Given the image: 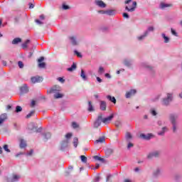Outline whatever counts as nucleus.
Instances as JSON below:
<instances>
[{"label": "nucleus", "mask_w": 182, "mask_h": 182, "mask_svg": "<svg viewBox=\"0 0 182 182\" xmlns=\"http://www.w3.org/2000/svg\"><path fill=\"white\" fill-rule=\"evenodd\" d=\"M97 82H99V83H102V80L100 79V77H97Z\"/></svg>", "instance_id": "774afa93"}, {"label": "nucleus", "mask_w": 182, "mask_h": 182, "mask_svg": "<svg viewBox=\"0 0 182 182\" xmlns=\"http://www.w3.org/2000/svg\"><path fill=\"white\" fill-rule=\"evenodd\" d=\"M68 144H69V141L68 139L63 141L61 144V149H65V147H68Z\"/></svg>", "instance_id": "f3484780"}, {"label": "nucleus", "mask_w": 182, "mask_h": 182, "mask_svg": "<svg viewBox=\"0 0 182 182\" xmlns=\"http://www.w3.org/2000/svg\"><path fill=\"white\" fill-rule=\"evenodd\" d=\"M115 126L116 127H122V122L120 121L115 122Z\"/></svg>", "instance_id": "a18cd8bd"}, {"label": "nucleus", "mask_w": 182, "mask_h": 182, "mask_svg": "<svg viewBox=\"0 0 182 182\" xmlns=\"http://www.w3.org/2000/svg\"><path fill=\"white\" fill-rule=\"evenodd\" d=\"M18 65L20 69H22V68H23V63H22V61H18Z\"/></svg>", "instance_id": "3c124183"}, {"label": "nucleus", "mask_w": 182, "mask_h": 182, "mask_svg": "<svg viewBox=\"0 0 182 182\" xmlns=\"http://www.w3.org/2000/svg\"><path fill=\"white\" fill-rule=\"evenodd\" d=\"M75 55H77V56L78 58H82V54H80V53L77 52V50L75 51Z\"/></svg>", "instance_id": "6e6d98bb"}, {"label": "nucleus", "mask_w": 182, "mask_h": 182, "mask_svg": "<svg viewBox=\"0 0 182 182\" xmlns=\"http://www.w3.org/2000/svg\"><path fill=\"white\" fill-rule=\"evenodd\" d=\"M60 91V87L55 86L50 90V93H56V92Z\"/></svg>", "instance_id": "ddd939ff"}, {"label": "nucleus", "mask_w": 182, "mask_h": 182, "mask_svg": "<svg viewBox=\"0 0 182 182\" xmlns=\"http://www.w3.org/2000/svg\"><path fill=\"white\" fill-rule=\"evenodd\" d=\"M100 109L103 111L106 110V102L105 101H101Z\"/></svg>", "instance_id": "5701e85b"}, {"label": "nucleus", "mask_w": 182, "mask_h": 182, "mask_svg": "<svg viewBox=\"0 0 182 182\" xmlns=\"http://www.w3.org/2000/svg\"><path fill=\"white\" fill-rule=\"evenodd\" d=\"M20 147L21 149L26 147V141H25V140L20 139Z\"/></svg>", "instance_id": "aec40b11"}, {"label": "nucleus", "mask_w": 182, "mask_h": 182, "mask_svg": "<svg viewBox=\"0 0 182 182\" xmlns=\"http://www.w3.org/2000/svg\"><path fill=\"white\" fill-rule=\"evenodd\" d=\"M19 112H22V107L16 106V113H19Z\"/></svg>", "instance_id": "4c0bfd02"}, {"label": "nucleus", "mask_w": 182, "mask_h": 182, "mask_svg": "<svg viewBox=\"0 0 182 182\" xmlns=\"http://www.w3.org/2000/svg\"><path fill=\"white\" fill-rule=\"evenodd\" d=\"M75 69H76V64L75 63H73V64L71 66V68H68L67 69V70H68V72H73V70H75Z\"/></svg>", "instance_id": "a878e982"}, {"label": "nucleus", "mask_w": 182, "mask_h": 182, "mask_svg": "<svg viewBox=\"0 0 182 182\" xmlns=\"http://www.w3.org/2000/svg\"><path fill=\"white\" fill-rule=\"evenodd\" d=\"M42 80H43V78L42 77L36 76L31 77L32 83H39L42 82Z\"/></svg>", "instance_id": "1a4fd4ad"}, {"label": "nucleus", "mask_w": 182, "mask_h": 182, "mask_svg": "<svg viewBox=\"0 0 182 182\" xmlns=\"http://www.w3.org/2000/svg\"><path fill=\"white\" fill-rule=\"evenodd\" d=\"M162 36L164 39L165 43H168V42L169 41L168 37L166 36V34H164V33L162 34Z\"/></svg>", "instance_id": "e433bc0d"}, {"label": "nucleus", "mask_w": 182, "mask_h": 182, "mask_svg": "<svg viewBox=\"0 0 182 182\" xmlns=\"http://www.w3.org/2000/svg\"><path fill=\"white\" fill-rule=\"evenodd\" d=\"M167 127H164L162 128V130L159 132H158L159 136H164V133H166V132H167Z\"/></svg>", "instance_id": "4be33fe9"}, {"label": "nucleus", "mask_w": 182, "mask_h": 182, "mask_svg": "<svg viewBox=\"0 0 182 182\" xmlns=\"http://www.w3.org/2000/svg\"><path fill=\"white\" fill-rule=\"evenodd\" d=\"M35 22L38 25H43V22L41 21L39 19H36Z\"/></svg>", "instance_id": "603ef678"}, {"label": "nucleus", "mask_w": 182, "mask_h": 182, "mask_svg": "<svg viewBox=\"0 0 182 182\" xmlns=\"http://www.w3.org/2000/svg\"><path fill=\"white\" fill-rule=\"evenodd\" d=\"M29 9H33V8H35V5H33V4L32 3H29Z\"/></svg>", "instance_id": "bf43d9fd"}, {"label": "nucleus", "mask_w": 182, "mask_h": 182, "mask_svg": "<svg viewBox=\"0 0 182 182\" xmlns=\"http://www.w3.org/2000/svg\"><path fill=\"white\" fill-rule=\"evenodd\" d=\"M70 39L73 45H74V46L77 45V43L76 42V40L75 39L74 37H70Z\"/></svg>", "instance_id": "c9c22d12"}, {"label": "nucleus", "mask_w": 182, "mask_h": 182, "mask_svg": "<svg viewBox=\"0 0 182 182\" xmlns=\"http://www.w3.org/2000/svg\"><path fill=\"white\" fill-rule=\"evenodd\" d=\"M113 117H114V114H111L109 117H105V118H103V117H102V122L105 124H109V123H110V122H112Z\"/></svg>", "instance_id": "423d86ee"}, {"label": "nucleus", "mask_w": 182, "mask_h": 182, "mask_svg": "<svg viewBox=\"0 0 182 182\" xmlns=\"http://www.w3.org/2000/svg\"><path fill=\"white\" fill-rule=\"evenodd\" d=\"M102 117H103V115L102 114H100L98 115L97 120L94 123V127L97 129V127H99V126H100V124H102Z\"/></svg>", "instance_id": "20e7f679"}, {"label": "nucleus", "mask_w": 182, "mask_h": 182, "mask_svg": "<svg viewBox=\"0 0 182 182\" xmlns=\"http://www.w3.org/2000/svg\"><path fill=\"white\" fill-rule=\"evenodd\" d=\"M159 174H160V169H156L154 172V176H159Z\"/></svg>", "instance_id": "09e8293b"}, {"label": "nucleus", "mask_w": 182, "mask_h": 182, "mask_svg": "<svg viewBox=\"0 0 182 182\" xmlns=\"http://www.w3.org/2000/svg\"><path fill=\"white\" fill-rule=\"evenodd\" d=\"M46 66V63H40L38 64V68H41V69H43Z\"/></svg>", "instance_id": "37998d69"}, {"label": "nucleus", "mask_w": 182, "mask_h": 182, "mask_svg": "<svg viewBox=\"0 0 182 182\" xmlns=\"http://www.w3.org/2000/svg\"><path fill=\"white\" fill-rule=\"evenodd\" d=\"M136 90H131L129 92H127L126 97L127 99H129V97H132L133 95H136Z\"/></svg>", "instance_id": "9b49d317"}, {"label": "nucleus", "mask_w": 182, "mask_h": 182, "mask_svg": "<svg viewBox=\"0 0 182 182\" xmlns=\"http://www.w3.org/2000/svg\"><path fill=\"white\" fill-rule=\"evenodd\" d=\"M113 12H114V11L113 10L105 11V14L111 16L113 15Z\"/></svg>", "instance_id": "58836bf2"}, {"label": "nucleus", "mask_w": 182, "mask_h": 182, "mask_svg": "<svg viewBox=\"0 0 182 182\" xmlns=\"http://www.w3.org/2000/svg\"><path fill=\"white\" fill-rule=\"evenodd\" d=\"M105 137L102 136L100 139H98L97 140L95 141V144H98V143H105Z\"/></svg>", "instance_id": "bb28decb"}, {"label": "nucleus", "mask_w": 182, "mask_h": 182, "mask_svg": "<svg viewBox=\"0 0 182 182\" xmlns=\"http://www.w3.org/2000/svg\"><path fill=\"white\" fill-rule=\"evenodd\" d=\"M54 97H55V99H60V98L63 97V94H61V93L55 94Z\"/></svg>", "instance_id": "c85d7f7f"}, {"label": "nucleus", "mask_w": 182, "mask_h": 182, "mask_svg": "<svg viewBox=\"0 0 182 182\" xmlns=\"http://www.w3.org/2000/svg\"><path fill=\"white\" fill-rule=\"evenodd\" d=\"M81 161L82 163H87V158L85 155L80 156Z\"/></svg>", "instance_id": "7c9ffc66"}, {"label": "nucleus", "mask_w": 182, "mask_h": 182, "mask_svg": "<svg viewBox=\"0 0 182 182\" xmlns=\"http://www.w3.org/2000/svg\"><path fill=\"white\" fill-rule=\"evenodd\" d=\"M21 178V176L16 174H13L12 178L6 177V181L14 182L18 181Z\"/></svg>", "instance_id": "7ed1b4c3"}, {"label": "nucleus", "mask_w": 182, "mask_h": 182, "mask_svg": "<svg viewBox=\"0 0 182 182\" xmlns=\"http://www.w3.org/2000/svg\"><path fill=\"white\" fill-rule=\"evenodd\" d=\"M141 137L145 139V140H150V139H151V135L150 134H148L147 135L142 134H141Z\"/></svg>", "instance_id": "a211bd4d"}, {"label": "nucleus", "mask_w": 182, "mask_h": 182, "mask_svg": "<svg viewBox=\"0 0 182 182\" xmlns=\"http://www.w3.org/2000/svg\"><path fill=\"white\" fill-rule=\"evenodd\" d=\"M72 136H73L72 133H68L65 135V139H70V137H72Z\"/></svg>", "instance_id": "8fccbe9b"}, {"label": "nucleus", "mask_w": 182, "mask_h": 182, "mask_svg": "<svg viewBox=\"0 0 182 182\" xmlns=\"http://www.w3.org/2000/svg\"><path fill=\"white\" fill-rule=\"evenodd\" d=\"M123 16L124 18H127V19H129V14L127 13H124Z\"/></svg>", "instance_id": "e2e57ef3"}, {"label": "nucleus", "mask_w": 182, "mask_h": 182, "mask_svg": "<svg viewBox=\"0 0 182 182\" xmlns=\"http://www.w3.org/2000/svg\"><path fill=\"white\" fill-rule=\"evenodd\" d=\"M167 127H164L162 128V130L159 132H158L159 136H164V133H166V132H167Z\"/></svg>", "instance_id": "412c9836"}, {"label": "nucleus", "mask_w": 182, "mask_h": 182, "mask_svg": "<svg viewBox=\"0 0 182 182\" xmlns=\"http://www.w3.org/2000/svg\"><path fill=\"white\" fill-rule=\"evenodd\" d=\"M77 143H79V139H77V137H75L73 139L74 147H77Z\"/></svg>", "instance_id": "cd10ccee"}, {"label": "nucleus", "mask_w": 182, "mask_h": 182, "mask_svg": "<svg viewBox=\"0 0 182 182\" xmlns=\"http://www.w3.org/2000/svg\"><path fill=\"white\" fill-rule=\"evenodd\" d=\"M58 81L60 82L61 83H65V80L62 77H58Z\"/></svg>", "instance_id": "5fc2aeb1"}, {"label": "nucleus", "mask_w": 182, "mask_h": 182, "mask_svg": "<svg viewBox=\"0 0 182 182\" xmlns=\"http://www.w3.org/2000/svg\"><path fill=\"white\" fill-rule=\"evenodd\" d=\"M178 119V116L177 114H171L170 115V120L171 123L173 124V133H176V131L177 130V122L176 120Z\"/></svg>", "instance_id": "f03ea898"}, {"label": "nucleus", "mask_w": 182, "mask_h": 182, "mask_svg": "<svg viewBox=\"0 0 182 182\" xmlns=\"http://www.w3.org/2000/svg\"><path fill=\"white\" fill-rule=\"evenodd\" d=\"M63 9H69V6H66V5H65V4H63Z\"/></svg>", "instance_id": "338daca9"}, {"label": "nucleus", "mask_w": 182, "mask_h": 182, "mask_svg": "<svg viewBox=\"0 0 182 182\" xmlns=\"http://www.w3.org/2000/svg\"><path fill=\"white\" fill-rule=\"evenodd\" d=\"M81 77H82V79L84 80H86V74H85V71L83 70H81V75H80Z\"/></svg>", "instance_id": "72a5a7b5"}, {"label": "nucleus", "mask_w": 182, "mask_h": 182, "mask_svg": "<svg viewBox=\"0 0 182 182\" xmlns=\"http://www.w3.org/2000/svg\"><path fill=\"white\" fill-rule=\"evenodd\" d=\"M107 99H108V100H110V102H112V103L116 105V98L114 97H112L110 95H108L107 97Z\"/></svg>", "instance_id": "b1692460"}, {"label": "nucleus", "mask_w": 182, "mask_h": 182, "mask_svg": "<svg viewBox=\"0 0 182 182\" xmlns=\"http://www.w3.org/2000/svg\"><path fill=\"white\" fill-rule=\"evenodd\" d=\"M160 156V151H154L148 154L147 159H153L154 157H159Z\"/></svg>", "instance_id": "6e6552de"}, {"label": "nucleus", "mask_w": 182, "mask_h": 182, "mask_svg": "<svg viewBox=\"0 0 182 182\" xmlns=\"http://www.w3.org/2000/svg\"><path fill=\"white\" fill-rule=\"evenodd\" d=\"M8 144H5L3 146L4 150H5V151H6L7 153H11V150L8 148Z\"/></svg>", "instance_id": "473e14b6"}, {"label": "nucleus", "mask_w": 182, "mask_h": 182, "mask_svg": "<svg viewBox=\"0 0 182 182\" xmlns=\"http://www.w3.org/2000/svg\"><path fill=\"white\" fill-rule=\"evenodd\" d=\"M125 139L127 143H129V141H130L132 139H133V136H132V134H130V132H127L125 135Z\"/></svg>", "instance_id": "2eb2a0df"}, {"label": "nucleus", "mask_w": 182, "mask_h": 182, "mask_svg": "<svg viewBox=\"0 0 182 182\" xmlns=\"http://www.w3.org/2000/svg\"><path fill=\"white\" fill-rule=\"evenodd\" d=\"M72 127H73V129H77L79 127V125L77 123L73 122L72 123Z\"/></svg>", "instance_id": "a19ab883"}, {"label": "nucleus", "mask_w": 182, "mask_h": 182, "mask_svg": "<svg viewBox=\"0 0 182 182\" xmlns=\"http://www.w3.org/2000/svg\"><path fill=\"white\" fill-rule=\"evenodd\" d=\"M35 105H36V101L33 100L31 104V107H34Z\"/></svg>", "instance_id": "4d7b16f0"}, {"label": "nucleus", "mask_w": 182, "mask_h": 182, "mask_svg": "<svg viewBox=\"0 0 182 182\" xmlns=\"http://www.w3.org/2000/svg\"><path fill=\"white\" fill-rule=\"evenodd\" d=\"M95 109L93 108V105H92V102H88V112H93Z\"/></svg>", "instance_id": "393cba45"}, {"label": "nucleus", "mask_w": 182, "mask_h": 182, "mask_svg": "<svg viewBox=\"0 0 182 182\" xmlns=\"http://www.w3.org/2000/svg\"><path fill=\"white\" fill-rule=\"evenodd\" d=\"M33 154V150H31L29 152L27 153V156H32Z\"/></svg>", "instance_id": "680f3d73"}, {"label": "nucleus", "mask_w": 182, "mask_h": 182, "mask_svg": "<svg viewBox=\"0 0 182 182\" xmlns=\"http://www.w3.org/2000/svg\"><path fill=\"white\" fill-rule=\"evenodd\" d=\"M43 60H45V58L41 57V58L38 60V63H42V62H43Z\"/></svg>", "instance_id": "864d4df0"}, {"label": "nucleus", "mask_w": 182, "mask_h": 182, "mask_svg": "<svg viewBox=\"0 0 182 182\" xmlns=\"http://www.w3.org/2000/svg\"><path fill=\"white\" fill-rule=\"evenodd\" d=\"M98 73H100V75H102V73H105V68H103V67H100L98 70Z\"/></svg>", "instance_id": "79ce46f5"}, {"label": "nucleus", "mask_w": 182, "mask_h": 182, "mask_svg": "<svg viewBox=\"0 0 182 182\" xmlns=\"http://www.w3.org/2000/svg\"><path fill=\"white\" fill-rule=\"evenodd\" d=\"M33 114H35V110L31 111L28 114H27L26 119H29L30 117H32Z\"/></svg>", "instance_id": "2f4dec72"}, {"label": "nucleus", "mask_w": 182, "mask_h": 182, "mask_svg": "<svg viewBox=\"0 0 182 182\" xmlns=\"http://www.w3.org/2000/svg\"><path fill=\"white\" fill-rule=\"evenodd\" d=\"M171 33L173 35H174L175 36H177V33L176 32V31H174V29L171 28Z\"/></svg>", "instance_id": "052dcab7"}, {"label": "nucleus", "mask_w": 182, "mask_h": 182, "mask_svg": "<svg viewBox=\"0 0 182 182\" xmlns=\"http://www.w3.org/2000/svg\"><path fill=\"white\" fill-rule=\"evenodd\" d=\"M173 100V95L171 94H168L167 95V98L164 99L163 100V105L165 106H168V105Z\"/></svg>", "instance_id": "39448f33"}, {"label": "nucleus", "mask_w": 182, "mask_h": 182, "mask_svg": "<svg viewBox=\"0 0 182 182\" xmlns=\"http://www.w3.org/2000/svg\"><path fill=\"white\" fill-rule=\"evenodd\" d=\"M95 4L100 8H106L107 5L102 0L95 1Z\"/></svg>", "instance_id": "9d476101"}, {"label": "nucleus", "mask_w": 182, "mask_h": 182, "mask_svg": "<svg viewBox=\"0 0 182 182\" xmlns=\"http://www.w3.org/2000/svg\"><path fill=\"white\" fill-rule=\"evenodd\" d=\"M134 144L130 141L128 142V144H127V149H132V147H134Z\"/></svg>", "instance_id": "49530a36"}, {"label": "nucleus", "mask_w": 182, "mask_h": 182, "mask_svg": "<svg viewBox=\"0 0 182 182\" xmlns=\"http://www.w3.org/2000/svg\"><path fill=\"white\" fill-rule=\"evenodd\" d=\"M110 178H112V175L109 174L107 176V180L106 181H109V180H110Z\"/></svg>", "instance_id": "0e129e2a"}, {"label": "nucleus", "mask_w": 182, "mask_h": 182, "mask_svg": "<svg viewBox=\"0 0 182 182\" xmlns=\"http://www.w3.org/2000/svg\"><path fill=\"white\" fill-rule=\"evenodd\" d=\"M50 133H49V132H48V133H46V134H44V136H45V139H46V140H48V139H50Z\"/></svg>", "instance_id": "de8ad7c7"}, {"label": "nucleus", "mask_w": 182, "mask_h": 182, "mask_svg": "<svg viewBox=\"0 0 182 182\" xmlns=\"http://www.w3.org/2000/svg\"><path fill=\"white\" fill-rule=\"evenodd\" d=\"M21 93H28L29 92V89L26 85H24L23 87H21Z\"/></svg>", "instance_id": "4468645a"}, {"label": "nucleus", "mask_w": 182, "mask_h": 182, "mask_svg": "<svg viewBox=\"0 0 182 182\" xmlns=\"http://www.w3.org/2000/svg\"><path fill=\"white\" fill-rule=\"evenodd\" d=\"M5 120H6V114H2L0 116V124H2Z\"/></svg>", "instance_id": "dca6fc26"}, {"label": "nucleus", "mask_w": 182, "mask_h": 182, "mask_svg": "<svg viewBox=\"0 0 182 182\" xmlns=\"http://www.w3.org/2000/svg\"><path fill=\"white\" fill-rule=\"evenodd\" d=\"M124 64L125 65V66H128V67L132 65V63L128 60H124Z\"/></svg>", "instance_id": "f704fd0d"}, {"label": "nucleus", "mask_w": 182, "mask_h": 182, "mask_svg": "<svg viewBox=\"0 0 182 182\" xmlns=\"http://www.w3.org/2000/svg\"><path fill=\"white\" fill-rule=\"evenodd\" d=\"M29 42H31V41L27 40L25 43L22 44L23 49H26V48H28V43H29Z\"/></svg>", "instance_id": "c756f323"}, {"label": "nucleus", "mask_w": 182, "mask_h": 182, "mask_svg": "<svg viewBox=\"0 0 182 182\" xmlns=\"http://www.w3.org/2000/svg\"><path fill=\"white\" fill-rule=\"evenodd\" d=\"M153 31H154V27L153 26L149 27L148 31H146L143 36L138 37L139 41H141L142 39H144V38H146V36H147V35L149 34V32H151Z\"/></svg>", "instance_id": "0eeeda50"}, {"label": "nucleus", "mask_w": 182, "mask_h": 182, "mask_svg": "<svg viewBox=\"0 0 182 182\" xmlns=\"http://www.w3.org/2000/svg\"><path fill=\"white\" fill-rule=\"evenodd\" d=\"M21 42H22V39H21L20 38H16L13 40L12 44L13 45H16V44H18Z\"/></svg>", "instance_id": "6ab92c4d"}, {"label": "nucleus", "mask_w": 182, "mask_h": 182, "mask_svg": "<svg viewBox=\"0 0 182 182\" xmlns=\"http://www.w3.org/2000/svg\"><path fill=\"white\" fill-rule=\"evenodd\" d=\"M98 14H101L102 15H105V14H106V11H103V10L98 11Z\"/></svg>", "instance_id": "13d9d810"}, {"label": "nucleus", "mask_w": 182, "mask_h": 182, "mask_svg": "<svg viewBox=\"0 0 182 182\" xmlns=\"http://www.w3.org/2000/svg\"><path fill=\"white\" fill-rule=\"evenodd\" d=\"M125 9L128 12H134L136 6H137V2L132 1V0H126L125 2Z\"/></svg>", "instance_id": "f257e3e1"}, {"label": "nucleus", "mask_w": 182, "mask_h": 182, "mask_svg": "<svg viewBox=\"0 0 182 182\" xmlns=\"http://www.w3.org/2000/svg\"><path fill=\"white\" fill-rule=\"evenodd\" d=\"M94 159H95V160H97L98 161H103V160H105V159H103V158H101V157L97 156H95Z\"/></svg>", "instance_id": "c03bdc74"}, {"label": "nucleus", "mask_w": 182, "mask_h": 182, "mask_svg": "<svg viewBox=\"0 0 182 182\" xmlns=\"http://www.w3.org/2000/svg\"><path fill=\"white\" fill-rule=\"evenodd\" d=\"M150 112L152 116H157V112L154 109H151Z\"/></svg>", "instance_id": "ea45409f"}, {"label": "nucleus", "mask_w": 182, "mask_h": 182, "mask_svg": "<svg viewBox=\"0 0 182 182\" xmlns=\"http://www.w3.org/2000/svg\"><path fill=\"white\" fill-rule=\"evenodd\" d=\"M170 6H173V4H166L164 2H161L160 4V8L161 9H164L166 8H169Z\"/></svg>", "instance_id": "f8f14e48"}, {"label": "nucleus", "mask_w": 182, "mask_h": 182, "mask_svg": "<svg viewBox=\"0 0 182 182\" xmlns=\"http://www.w3.org/2000/svg\"><path fill=\"white\" fill-rule=\"evenodd\" d=\"M40 19H41V21H44V20H45V16H44L43 14L41 15V16H40Z\"/></svg>", "instance_id": "69168bd1"}]
</instances>
